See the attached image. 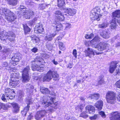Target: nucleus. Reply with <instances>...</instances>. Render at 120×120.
<instances>
[{
  "label": "nucleus",
  "mask_w": 120,
  "mask_h": 120,
  "mask_svg": "<svg viewBox=\"0 0 120 120\" xmlns=\"http://www.w3.org/2000/svg\"><path fill=\"white\" fill-rule=\"evenodd\" d=\"M85 55L86 56H88L90 58H92L95 55V53L96 55L101 54V53L99 52H97L96 51H94L92 49L90 48H88L86 49L84 51Z\"/></svg>",
  "instance_id": "7"
},
{
  "label": "nucleus",
  "mask_w": 120,
  "mask_h": 120,
  "mask_svg": "<svg viewBox=\"0 0 120 120\" xmlns=\"http://www.w3.org/2000/svg\"><path fill=\"white\" fill-rule=\"evenodd\" d=\"M32 40H34L36 41V42H38L39 41V38L34 35L32 36H31Z\"/></svg>",
  "instance_id": "44"
},
{
  "label": "nucleus",
  "mask_w": 120,
  "mask_h": 120,
  "mask_svg": "<svg viewBox=\"0 0 120 120\" xmlns=\"http://www.w3.org/2000/svg\"><path fill=\"white\" fill-rule=\"evenodd\" d=\"M43 26L41 23H37L34 29V32L36 33H41L44 30Z\"/></svg>",
  "instance_id": "11"
},
{
  "label": "nucleus",
  "mask_w": 120,
  "mask_h": 120,
  "mask_svg": "<svg viewBox=\"0 0 120 120\" xmlns=\"http://www.w3.org/2000/svg\"><path fill=\"white\" fill-rule=\"evenodd\" d=\"M25 10H21L20 14L24 15L23 17L26 19H30V17L34 15L33 12L31 10L27 12L25 11Z\"/></svg>",
  "instance_id": "10"
},
{
  "label": "nucleus",
  "mask_w": 120,
  "mask_h": 120,
  "mask_svg": "<svg viewBox=\"0 0 120 120\" xmlns=\"http://www.w3.org/2000/svg\"><path fill=\"white\" fill-rule=\"evenodd\" d=\"M15 92H14L11 94H7V95H6V99L8 100L10 99L12 100L15 98Z\"/></svg>",
  "instance_id": "30"
},
{
  "label": "nucleus",
  "mask_w": 120,
  "mask_h": 120,
  "mask_svg": "<svg viewBox=\"0 0 120 120\" xmlns=\"http://www.w3.org/2000/svg\"><path fill=\"white\" fill-rule=\"evenodd\" d=\"M54 98L51 97L47 96L43 97L41 98L40 101V104L42 107L45 108L52 106L53 105H55L53 107L55 109L57 108L56 106L57 103V102L53 103V100Z\"/></svg>",
  "instance_id": "1"
},
{
  "label": "nucleus",
  "mask_w": 120,
  "mask_h": 120,
  "mask_svg": "<svg viewBox=\"0 0 120 120\" xmlns=\"http://www.w3.org/2000/svg\"><path fill=\"white\" fill-rule=\"evenodd\" d=\"M3 13L5 16V19L10 22H12L16 19V17L15 14L8 9L3 8L2 10Z\"/></svg>",
  "instance_id": "3"
},
{
  "label": "nucleus",
  "mask_w": 120,
  "mask_h": 120,
  "mask_svg": "<svg viewBox=\"0 0 120 120\" xmlns=\"http://www.w3.org/2000/svg\"><path fill=\"white\" fill-rule=\"evenodd\" d=\"M11 105L13 108V112H18L19 111V107L17 103L13 102L11 103Z\"/></svg>",
  "instance_id": "20"
},
{
  "label": "nucleus",
  "mask_w": 120,
  "mask_h": 120,
  "mask_svg": "<svg viewBox=\"0 0 120 120\" xmlns=\"http://www.w3.org/2000/svg\"><path fill=\"white\" fill-rule=\"evenodd\" d=\"M20 57L19 55L18 54H14V55L12 56L11 59L12 61L11 62H13L14 63L18 64L17 63L19 61L20 59Z\"/></svg>",
  "instance_id": "17"
},
{
  "label": "nucleus",
  "mask_w": 120,
  "mask_h": 120,
  "mask_svg": "<svg viewBox=\"0 0 120 120\" xmlns=\"http://www.w3.org/2000/svg\"><path fill=\"white\" fill-rule=\"evenodd\" d=\"M5 93L6 94H5V95H7V94H10L13 93L15 92L13 90H11L10 88H6L5 90Z\"/></svg>",
  "instance_id": "40"
},
{
  "label": "nucleus",
  "mask_w": 120,
  "mask_h": 120,
  "mask_svg": "<svg viewBox=\"0 0 120 120\" xmlns=\"http://www.w3.org/2000/svg\"><path fill=\"white\" fill-rule=\"evenodd\" d=\"M58 6L60 8H62L65 5L64 0H58Z\"/></svg>",
  "instance_id": "32"
},
{
  "label": "nucleus",
  "mask_w": 120,
  "mask_h": 120,
  "mask_svg": "<svg viewBox=\"0 0 120 120\" xmlns=\"http://www.w3.org/2000/svg\"><path fill=\"white\" fill-rule=\"evenodd\" d=\"M39 66V65H38L37 64L34 63L32 64L31 66L32 69L33 71H37Z\"/></svg>",
  "instance_id": "36"
},
{
  "label": "nucleus",
  "mask_w": 120,
  "mask_h": 120,
  "mask_svg": "<svg viewBox=\"0 0 120 120\" xmlns=\"http://www.w3.org/2000/svg\"><path fill=\"white\" fill-rule=\"evenodd\" d=\"M109 33L107 31H104L100 34L101 35L103 38H108L109 37Z\"/></svg>",
  "instance_id": "24"
},
{
  "label": "nucleus",
  "mask_w": 120,
  "mask_h": 120,
  "mask_svg": "<svg viewBox=\"0 0 120 120\" xmlns=\"http://www.w3.org/2000/svg\"><path fill=\"white\" fill-rule=\"evenodd\" d=\"M66 29L67 30L68 29L71 28V25L69 23H66L65 24Z\"/></svg>",
  "instance_id": "49"
},
{
  "label": "nucleus",
  "mask_w": 120,
  "mask_h": 120,
  "mask_svg": "<svg viewBox=\"0 0 120 120\" xmlns=\"http://www.w3.org/2000/svg\"><path fill=\"white\" fill-rule=\"evenodd\" d=\"M19 77V73H14L12 75V77L11 78H13V79H18Z\"/></svg>",
  "instance_id": "43"
},
{
  "label": "nucleus",
  "mask_w": 120,
  "mask_h": 120,
  "mask_svg": "<svg viewBox=\"0 0 120 120\" xmlns=\"http://www.w3.org/2000/svg\"><path fill=\"white\" fill-rule=\"evenodd\" d=\"M100 11V9H97L96 8H94L92 10L91 13L90 14V18L92 21L95 20L98 21L100 20V18L99 15Z\"/></svg>",
  "instance_id": "6"
},
{
  "label": "nucleus",
  "mask_w": 120,
  "mask_h": 120,
  "mask_svg": "<svg viewBox=\"0 0 120 120\" xmlns=\"http://www.w3.org/2000/svg\"><path fill=\"white\" fill-rule=\"evenodd\" d=\"M94 36V35L93 34H91L90 35H86L85 36V38L87 39H90L93 37Z\"/></svg>",
  "instance_id": "48"
},
{
  "label": "nucleus",
  "mask_w": 120,
  "mask_h": 120,
  "mask_svg": "<svg viewBox=\"0 0 120 120\" xmlns=\"http://www.w3.org/2000/svg\"><path fill=\"white\" fill-rule=\"evenodd\" d=\"M99 114L101 115V116L103 118H105V115L104 112L102 111H101L99 112Z\"/></svg>",
  "instance_id": "58"
},
{
  "label": "nucleus",
  "mask_w": 120,
  "mask_h": 120,
  "mask_svg": "<svg viewBox=\"0 0 120 120\" xmlns=\"http://www.w3.org/2000/svg\"><path fill=\"white\" fill-rule=\"evenodd\" d=\"M40 90L41 92L44 94H47L50 93V91L46 88L41 86L40 87Z\"/></svg>",
  "instance_id": "29"
},
{
  "label": "nucleus",
  "mask_w": 120,
  "mask_h": 120,
  "mask_svg": "<svg viewBox=\"0 0 120 120\" xmlns=\"http://www.w3.org/2000/svg\"><path fill=\"white\" fill-rule=\"evenodd\" d=\"M33 117V116L31 114L30 115H29L27 118V120H30Z\"/></svg>",
  "instance_id": "64"
},
{
  "label": "nucleus",
  "mask_w": 120,
  "mask_h": 120,
  "mask_svg": "<svg viewBox=\"0 0 120 120\" xmlns=\"http://www.w3.org/2000/svg\"><path fill=\"white\" fill-rule=\"evenodd\" d=\"M111 29H115L116 27V24L115 20H113L112 21L110 25Z\"/></svg>",
  "instance_id": "38"
},
{
  "label": "nucleus",
  "mask_w": 120,
  "mask_h": 120,
  "mask_svg": "<svg viewBox=\"0 0 120 120\" xmlns=\"http://www.w3.org/2000/svg\"><path fill=\"white\" fill-rule=\"evenodd\" d=\"M100 41V38L98 36H96L91 41V42L94 45L92 46L93 47H94V45H95V44L98 42Z\"/></svg>",
  "instance_id": "25"
},
{
  "label": "nucleus",
  "mask_w": 120,
  "mask_h": 120,
  "mask_svg": "<svg viewBox=\"0 0 120 120\" xmlns=\"http://www.w3.org/2000/svg\"><path fill=\"white\" fill-rule=\"evenodd\" d=\"M10 51V49L9 48H5L3 50L4 53H8Z\"/></svg>",
  "instance_id": "59"
},
{
  "label": "nucleus",
  "mask_w": 120,
  "mask_h": 120,
  "mask_svg": "<svg viewBox=\"0 0 120 120\" xmlns=\"http://www.w3.org/2000/svg\"><path fill=\"white\" fill-rule=\"evenodd\" d=\"M23 93L22 91H20L19 92L18 96L19 98L20 99H21L23 96Z\"/></svg>",
  "instance_id": "55"
},
{
  "label": "nucleus",
  "mask_w": 120,
  "mask_h": 120,
  "mask_svg": "<svg viewBox=\"0 0 120 120\" xmlns=\"http://www.w3.org/2000/svg\"><path fill=\"white\" fill-rule=\"evenodd\" d=\"M17 64L14 63L13 62L11 61L9 64L7 62H4L2 64V66L3 67H9L10 68L11 67V66L12 65L14 66H15Z\"/></svg>",
  "instance_id": "23"
},
{
  "label": "nucleus",
  "mask_w": 120,
  "mask_h": 120,
  "mask_svg": "<svg viewBox=\"0 0 120 120\" xmlns=\"http://www.w3.org/2000/svg\"><path fill=\"white\" fill-rule=\"evenodd\" d=\"M49 4H46L44 3L40 4L38 7V9L40 10H43L45 9L46 7H47Z\"/></svg>",
  "instance_id": "39"
},
{
  "label": "nucleus",
  "mask_w": 120,
  "mask_h": 120,
  "mask_svg": "<svg viewBox=\"0 0 120 120\" xmlns=\"http://www.w3.org/2000/svg\"><path fill=\"white\" fill-rule=\"evenodd\" d=\"M73 54L75 58H76L77 57V51L76 49H74V50H73Z\"/></svg>",
  "instance_id": "57"
},
{
  "label": "nucleus",
  "mask_w": 120,
  "mask_h": 120,
  "mask_svg": "<svg viewBox=\"0 0 120 120\" xmlns=\"http://www.w3.org/2000/svg\"><path fill=\"white\" fill-rule=\"evenodd\" d=\"M80 116L85 118L87 117L88 115L85 112H83L80 114Z\"/></svg>",
  "instance_id": "47"
},
{
  "label": "nucleus",
  "mask_w": 120,
  "mask_h": 120,
  "mask_svg": "<svg viewBox=\"0 0 120 120\" xmlns=\"http://www.w3.org/2000/svg\"><path fill=\"white\" fill-rule=\"evenodd\" d=\"M46 46L48 49L49 50H52V46L51 44H47Z\"/></svg>",
  "instance_id": "53"
},
{
  "label": "nucleus",
  "mask_w": 120,
  "mask_h": 120,
  "mask_svg": "<svg viewBox=\"0 0 120 120\" xmlns=\"http://www.w3.org/2000/svg\"><path fill=\"white\" fill-rule=\"evenodd\" d=\"M55 16L56 19L60 21H63L64 19V14L60 11H55Z\"/></svg>",
  "instance_id": "12"
},
{
  "label": "nucleus",
  "mask_w": 120,
  "mask_h": 120,
  "mask_svg": "<svg viewBox=\"0 0 120 120\" xmlns=\"http://www.w3.org/2000/svg\"><path fill=\"white\" fill-rule=\"evenodd\" d=\"M118 63V62L116 61H113L111 62L109 69V71L111 73H112L115 71Z\"/></svg>",
  "instance_id": "16"
},
{
  "label": "nucleus",
  "mask_w": 120,
  "mask_h": 120,
  "mask_svg": "<svg viewBox=\"0 0 120 120\" xmlns=\"http://www.w3.org/2000/svg\"><path fill=\"white\" fill-rule=\"evenodd\" d=\"M30 70V67L29 66H27L22 71V74H29L28 73Z\"/></svg>",
  "instance_id": "33"
},
{
  "label": "nucleus",
  "mask_w": 120,
  "mask_h": 120,
  "mask_svg": "<svg viewBox=\"0 0 120 120\" xmlns=\"http://www.w3.org/2000/svg\"><path fill=\"white\" fill-rule=\"evenodd\" d=\"M24 29L25 34H28L30 32V29L26 25H24Z\"/></svg>",
  "instance_id": "34"
},
{
  "label": "nucleus",
  "mask_w": 120,
  "mask_h": 120,
  "mask_svg": "<svg viewBox=\"0 0 120 120\" xmlns=\"http://www.w3.org/2000/svg\"><path fill=\"white\" fill-rule=\"evenodd\" d=\"M83 105H79L78 106V107L79 109H80V111H81L82 110V109L83 108Z\"/></svg>",
  "instance_id": "61"
},
{
  "label": "nucleus",
  "mask_w": 120,
  "mask_h": 120,
  "mask_svg": "<svg viewBox=\"0 0 120 120\" xmlns=\"http://www.w3.org/2000/svg\"><path fill=\"white\" fill-rule=\"evenodd\" d=\"M67 120H77L74 117L68 116L67 117Z\"/></svg>",
  "instance_id": "51"
},
{
  "label": "nucleus",
  "mask_w": 120,
  "mask_h": 120,
  "mask_svg": "<svg viewBox=\"0 0 120 120\" xmlns=\"http://www.w3.org/2000/svg\"><path fill=\"white\" fill-rule=\"evenodd\" d=\"M112 14L113 17L118 18L120 17V10H116L112 13Z\"/></svg>",
  "instance_id": "31"
},
{
  "label": "nucleus",
  "mask_w": 120,
  "mask_h": 120,
  "mask_svg": "<svg viewBox=\"0 0 120 120\" xmlns=\"http://www.w3.org/2000/svg\"><path fill=\"white\" fill-rule=\"evenodd\" d=\"M103 102L101 100L98 101L95 104V106L99 110H101L102 108Z\"/></svg>",
  "instance_id": "21"
},
{
  "label": "nucleus",
  "mask_w": 120,
  "mask_h": 120,
  "mask_svg": "<svg viewBox=\"0 0 120 120\" xmlns=\"http://www.w3.org/2000/svg\"><path fill=\"white\" fill-rule=\"evenodd\" d=\"M27 92H29L30 93V91H32V90L33 89L34 86L30 84H27L25 86Z\"/></svg>",
  "instance_id": "28"
},
{
  "label": "nucleus",
  "mask_w": 120,
  "mask_h": 120,
  "mask_svg": "<svg viewBox=\"0 0 120 120\" xmlns=\"http://www.w3.org/2000/svg\"><path fill=\"white\" fill-rule=\"evenodd\" d=\"M108 23L107 22H103L102 24L99 25L98 27L100 28H105L107 27L108 25Z\"/></svg>",
  "instance_id": "41"
},
{
  "label": "nucleus",
  "mask_w": 120,
  "mask_h": 120,
  "mask_svg": "<svg viewBox=\"0 0 120 120\" xmlns=\"http://www.w3.org/2000/svg\"><path fill=\"white\" fill-rule=\"evenodd\" d=\"M66 11L67 14H64V15L67 16H73L75 14L76 12V10L73 8H68L66 9Z\"/></svg>",
  "instance_id": "15"
},
{
  "label": "nucleus",
  "mask_w": 120,
  "mask_h": 120,
  "mask_svg": "<svg viewBox=\"0 0 120 120\" xmlns=\"http://www.w3.org/2000/svg\"><path fill=\"white\" fill-rule=\"evenodd\" d=\"M94 45V47L95 48H97L99 51H102L107 49L109 45L108 43L101 42L97 45Z\"/></svg>",
  "instance_id": "8"
},
{
  "label": "nucleus",
  "mask_w": 120,
  "mask_h": 120,
  "mask_svg": "<svg viewBox=\"0 0 120 120\" xmlns=\"http://www.w3.org/2000/svg\"><path fill=\"white\" fill-rule=\"evenodd\" d=\"M115 85L117 87L120 88V80L116 82Z\"/></svg>",
  "instance_id": "54"
},
{
  "label": "nucleus",
  "mask_w": 120,
  "mask_h": 120,
  "mask_svg": "<svg viewBox=\"0 0 120 120\" xmlns=\"http://www.w3.org/2000/svg\"><path fill=\"white\" fill-rule=\"evenodd\" d=\"M2 100L4 101L7 102V100L5 97V96L4 94H3L1 98Z\"/></svg>",
  "instance_id": "62"
},
{
  "label": "nucleus",
  "mask_w": 120,
  "mask_h": 120,
  "mask_svg": "<svg viewBox=\"0 0 120 120\" xmlns=\"http://www.w3.org/2000/svg\"><path fill=\"white\" fill-rule=\"evenodd\" d=\"M52 78L55 80H58L59 79V76L56 71L50 70L43 76V81L49 82Z\"/></svg>",
  "instance_id": "2"
},
{
  "label": "nucleus",
  "mask_w": 120,
  "mask_h": 120,
  "mask_svg": "<svg viewBox=\"0 0 120 120\" xmlns=\"http://www.w3.org/2000/svg\"><path fill=\"white\" fill-rule=\"evenodd\" d=\"M105 98L108 103L113 104L116 99V94L112 91H109L106 93Z\"/></svg>",
  "instance_id": "5"
},
{
  "label": "nucleus",
  "mask_w": 120,
  "mask_h": 120,
  "mask_svg": "<svg viewBox=\"0 0 120 120\" xmlns=\"http://www.w3.org/2000/svg\"><path fill=\"white\" fill-rule=\"evenodd\" d=\"M112 116L110 117V120H120V113L118 112H112Z\"/></svg>",
  "instance_id": "14"
},
{
  "label": "nucleus",
  "mask_w": 120,
  "mask_h": 120,
  "mask_svg": "<svg viewBox=\"0 0 120 120\" xmlns=\"http://www.w3.org/2000/svg\"><path fill=\"white\" fill-rule=\"evenodd\" d=\"M26 99V102L27 104V106L24 108L23 110L21 111L23 115H26L27 112L29 110L30 107L29 105L32 103V100L30 98H27Z\"/></svg>",
  "instance_id": "9"
},
{
  "label": "nucleus",
  "mask_w": 120,
  "mask_h": 120,
  "mask_svg": "<svg viewBox=\"0 0 120 120\" xmlns=\"http://www.w3.org/2000/svg\"><path fill=\"white\" fill-rule=\"evenodd\" d=\"M86 112L90 114L94 113L95 111L94 107L91 105H88L86 107Z\"/></svg>",
  "instance_id": "18"
},
{
  "label": "nucleus",
  "mask_w": 120,
  "mask_h": 120,
  "mask_svg": "<svg viewBox=\"0 0 120 120\" xmlns=\"http://www.w3.org/2000/svg\"><path fill=\"white\" fill-rule=\"evenodd\" d=\"M22 82H25L28 81L30 79L29 74H22Z\"/></svg>",
  "instance_id": "26"
},
{
  "label": "nucleus",
  "mask_w": 120,
  "mask_h": 120,
  "mask_svg": "<svg viewBox=\"0 0 120 120\" xmlns=\"http://www.w3.org/2000/svg\"><path fill=\"white\" fill-rule=\"evenodd\" d=\"M1 36L0 39L4 41L8 39L10 41H14L15 37L14 34L11 31L8 32L4 31L3 34Z\"/></svg>",
  "instance_id": "4"
},
{
  "label": "nucleus",
  "mask_w": 120,
  "mask_h": 120,
  "mask_svg": "<svg viewBox=\"0 0 120 120\" xmlns=\"http://www.w3.org/2000/svg\"><path fill=\"white\" fill-rule=\"evenodd\" d=\"M46 112L44 110L37 112L35 116V119L37 120L41 119L44 116Z\"/></svg>",
  "instance_id": "13"
},
{
  "label": "nucleus",
  "mask_w": 120,
  "mask_h": 120,
  "mask_svg": "<svg viewBox=\"0 0 120 120\" xmlns=\"http://www.w3.org/2000/svg\"><path fill=\"white\" fill-rule=\"evenodd\" d=\"M53 26L54 27V29L57 31L61 30L63 28L62 24L59 22L58 23H56V25L54 26L53 25Z\"/></svg>",
  "instance_id": "22"
},
{
  "label": "nucleus",
  "mask_w": 120,
  "mask_h": 120,
  "mask_svg": "<svg viewBox=\"0 0 120 120\" xmlns=\"http://www.w3.org/2000/svg\"><path fill=\"white\" fill-rule=\"evenodd\" d=\"M43 60L42 57L40 56H36L34 59V61L35 62H40L42 61Z\"/></svg>",
  "instance_id": "42"
},
{
  "label": "nucleus",
  "mask_w": 120,
  "mask_h": 120,
  "mask_svg": "<svg viewBox=\"0 0 120 120\" xmlns=\"http://www.w3.org/2000/svg\"><path fill=\"white\" fill-rule=\"evenodd\" d=\"M62 37H61V36H59L58 37L55 41V42H59V43H60V40H61L62 39Z\"/></svg>",
  "instance_id": "50"
},
{
  "label": "nucleus",
  "mask_w": 120,
  "mask_h": 120,
  "mask_svg": "<svg viewBox=\"0 0 120 120\" xmlns=\"http://www.w3.org/2000/svg\"><path fill=\"white\" fill-rule=\"evenodd\" d=\"M6 107V106H5V104L0 102V110L1 108L5 109Z\"/></svg>",
  "instance_id": "52"
},
{
  "label": "nucleus",
  "mask_w": 120,
  "mask_h": 120,
  "mask_svg": "<svg viewBox=\"0 0 120 120\" xmlns=\"http://www.w3.org/2000/svg\"><path fill=\"white\" fill-rule=\"evenodd\" d=\"M98 115H95L93 116L90 117V119L92 120H94L96 119L98 117Z\"/></svg>",
  "instance_id": "56"
},
{
  "label": "nucleus",
  "mask_w": 120,
  "mask_h": 120,
  "mask_svg": "<svg viewBox=\"0 0 120 120\" xmlns=\"http://www.w3.org/2000/svg\"><path fill=\"white\" fill-rule=\"evenodd\" d=\"M44 67H40L39 65V67L37 71H42L44 70Z\"/></svg>",
  "instance_id": "60"
},
{
  "label": "nucleus",
  "mask_w": 120,
  "mask_h": 120,
  "mask_svg": "<svg viewBox=\"0 0 120 120\" xmlns=\"http://www.w3.org/2000/svg\"><path fill=\"white\" fill-rule=\"evenodd\" d=\"M98 84H101L104 82V80L102 77H100L99 79H98Z\"/></svg>",
  "instance_id": "45"
},
{
  "label": "nucleus",
  "mask_w": 120,
  "mask_h": 120,
  "mask_svg": "<svg viewBox=\"0 0 120 120\" xmlns=\"http://www.w3.org/2000/svg\"><path fill=\"white\" fill-rule=\"evenodd\" d=\"M100 96V95L99 94H91L90 96V98L91 99L97 100L98 99Z\"/></svg>",
  "instance_id": "37"
},
{
  "label": "nucleus",
  "mask_w": 120,
  "mask_h": 120,
  "mask_svg": "<svg viewBox=\"0 0 120 120\" xmlns=\"http://www.w3.org/2000/svg\"><path fill=\"white\" fill-rule=\"evenodd\" d=\"M56 35V34H54L50 35H47L45 37V39L48 41H51Z\"/></svg>",
  "instance_id": "27"
},
{
  "label": "nucleus",
  "mask_w": 120,
  "mask_h": 120,
  "mask_svg": "<svg viewBox=\"0 0 120 120\" xmlns=\"http://www.w3.org/2000/svg\"><path fill=\"white\" fill-rule=\"evenodd\" d=\"M59 46L60 49L61 50L64 51L65 50V48L63 43H61L60 44H59Z\"/></svg>",
  "instance_id": "46"
},
{
  "label": "nucleus",
  "mask_w": 120,
  "mask_h": 120,
  "mask_svg": "<svg viewBox=\"0 0 120 120\" xmlns=\"http://www.w3.org/2000/svg\"><path fill=\"white\" fill-rule=\"evenodd\" d=\"M19 83V80L18 79H15L11 78L10 80L9 83V85L11 87L15 86L17 85Z\"/></svg>",
  "instance_id": "19"
},
{
  "label": "nucleus",
  "mask_w": 120,
  "mask_h": 120,
  "mask_svg": "<svg viewBox=\"0 0 120 120\" xmlns=\"http://www.w3.org/2000/svg\"><path fill=\"white\" fill-rule=\"evenodd\" d=\"M38 49L37 48L34 47L31 49V51L35 53L37 52Z\"/></svg>",
  "instance_id": "63"
},
{
  "label": "nucleus",
  "mask_w": 120,
  "mask_h": 120,
  "mask_svg": "<svg viewBox=\"0 0 120 120\" xmlns=\"http://www.w3.org/2000/svg\"><path fill=\"white\" fill-rule=\"evenodd\" d=\"M8 4L14 6L17 4L18 0H8Z\"/></svg>",
  "instance_id": "35"
}]
</instances>
